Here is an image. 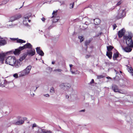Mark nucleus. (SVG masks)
<instances>
[{
    "label": "nucleus",
    "instance_id": "9b49d317",
    "mask_svg": "<svg viewBox=\"0 0 133 133\" xmlns=\"http://www.w3.org/2000/svg\"><path fill=\"white\" fill-rule=\"evenodd\" d=\"M31 14L29 13L25 15L23 19V21L27 22L29 19V18L31 16Z\"/></svg>",
    "mask_w": 133,
    "mask_h": 133
},
{
    "label": "nucleus",
    "instance_id": "393cba45",
    "mask_svg": "<svg viewBox=\"0 0 133 133\" xmlns=\"http://www.w3.org/2000/svg\"><path fill=\"white\" fill-rule=\"evenodd\" d=\"M16 20L15 16H13L11 17L10 18V20L9 22H12Z\"/></svg>",
    "mask_w": 133,
    "mask_h": 133
},
{
    "label": "nucleus",
    "instance_id": "8fccbe9b",
    "mask_svg": "<svg viewBox=\"0 0 133 133\" xmlns=\"http://www.w3.org/2000/svg\"><path fill=\"white\" fill-rule=\"evenodd\" d=\"M41 20L43 21H44L45 20V19L44 17H43L41 19Z\"/></svg>",
    "mask_w": 133,
    "mask_h": 133
},
{
    "label": "nucleus",
    "instance_id": "58836bf2",
    "mask_svg": "<svg viewBox=\"0 0 133 133\" xmlns=\"http://www.w3.org/2000/svg\"><path fill=\"white\" fill-rule=\"evenodd\" d=\"M113 30H114V29H115L116 27L117 26L116 24H114L113 25Z\"/></svg>",
    "mask_w": 133,
    "mask_h": 133
},
{
    "label": "nucleus",
    "instance_id": "ddd939ff",
    "mask_svg": "<svg viewBox=\"0 0 133 133\" xmlns=\"http://www.w3.org/2000/svg\"><path fill=\"white\" fill-rule=\"evenodd\" d=\"M124 30V29H122L118 31V36L119 37L121 38L123 36L124 34V32H123V30Z\"/></svg>",
    "mask_w": 133,
    "mask_h": 133
},
{
    "label": "nucleus",
    "instance_id": "5701e85b",
    "mask_svg": "<svg viewBox=\"0 0 133 133\" xmlns=\"http://www.w3.org/2000/svg\"><path fill=\"white\" fill-rule=\"evenodd\" d=\"M59 17H55L54 18L53 20V22L55 23L57 22L58 20L59 19Z\"/></svg>",
    "mask_w": 133,
    "mask_h": 133
},
{
    "label": "nucleus",
    "instance_id": "9d476101",
    "mask_svg": "<svg viewBox=\"0 0 133 133\" xmlns=\"http://www.w3.org/2000/svg\"><path fill=\"white\" fill-rule=\"evenodd\" d=\"M122 49L125 52H131L132 50V49L129 46L126 47L125 48L123 47L122 46Z\"/></svg>",
    "mask_w": 133,
    "mask_h": 133
},
{
    "label": "nucleus",
    "instance_id": "bf43d9fd",
    "mask_svg": "<svg viewBox=\"0 0 133 133\" xmlns=\"http://www.w3.org/2000/svg\"><path fill=\"white\" fill-rule=\"evenodd\" d=\"M28 22H30L31 21V20H28Z\"/></svg>",
    "mask_w": 133,
    "mask_h": 133
},
{
    "label": "nucleus",
    "instance_id": "13d9d810",
    "mask_svg": "<svg viewBox=\"0 0 133 133\" xmlns=\"http://www.w3.org/2000/svg\"><path fill=\"white\" fill-rule=\"evenodd\" d=\"M89 57V56H88V55H86V58H87V57L88 58Z\"/></svg>",
    "mask_w": 133,
    "mask_h": 133
},
{
    "label": "nucleus",
    "instance_id": "dca6fc26",
    "mask_svg": "<svg viewBox=\"0 0 133 133\" xmlns=\"http://www.w3.org/2000/svg\"><path fill=\"white\" fill-rule=\"evenodd\" d=\"M24 122V121L22 120L17 121L15 123V124L20 125L23 124Z\"/></svg>",
    "mask_w": 133,
    "mask_h": 133
},
{
    "label": "nucleus",
    "instance_id": "37998d69",
    "mask_svg": "<svg viewBox=\"0 0 133 133\" xmlns=\"http://www.w3.org/2000/svg\"><path fill=\"white\" fill-rule=\"evenodd\" d=\"M94 80L93 79H92L91 80V81L90 82V84H92V83H94Z\"/></svg>",
    "mask_w": 133,
    "mask_h": 133
},
{
    "label": "nucleus",
    "instance_id": "f257e3e1",
    "mask_svg": "<svg viewBox=\"0 0 133 133\" xmlns=\"http://www.w3.org/2000/svg\"><path fill=\"white\" fill-rule=\"evenodd\" d=\"M32 48V45L29 43H28L22 46L19 47L18 49H16L14 52V53L15 55H18L20 53V51L24 49H31Z\"/></svg>",
    "mask_w": 133,
    "mask_h": 133
},
{
    "label": "nucleus",
    "instance_id": "5fc2aeb1",
    "mask_svg": "<svg viewBox=\"0 0 133 133\" xmlns=\"http://www.w3.org/2000/svg\"><path fill=\"white\" fill-rule=\"evenodd\" d=\"M55 62H54V61H52V64H55Z\"/></svg>",
    "mask_w": 133,
    "mask_h": 133
},
{
    "label": "nucleus",
    "instance_id": "a211bd4d",
    "mask_svg": "<svg viewBox=\"0 0 133 133\" xmlns=\"http://www.w3.org/2000/svg\"><path fill=\"white\" fill-rule=\"evenodd\" d=\"M6 43V41L4 40H0V46L3 45Z\"/></svg>",
    "mask_w": 133,
    "mask_h": 133
},
{
    "label": "nucleus",
    "instance_id": "4d7b16f0",
    "mask_svg": "<svg viewBox=\"0 0 133 133\" xmlns=\"http://www.w3.org/2000/svg\"><path fill=\"white\" fill-rule=\"evenodd\" d=\"M24 2L23 3V5H22V6H21V7H20V8H19V9H20L21 8H22L23 6V4H24Z\"/></svg>",
    "mask_w": 133,
    "mask_h": 133
},
{
    "label": "nucleus",
    "instance_id": "c756f323",
    "mask_svg": "<svg viewBox=\"0 0 133 133\" xmlns=\"http://www.w3.org/2000/svg\"><path fill=\"white\" fill-rule=\"evenodd\" d=\"M9 0H4L2 1L3 5L6 4L8 1Z\"/></svg>",
    "mask_w": 133,
    "mask_h": 133
},
{
    "label": "nucleus",
    "instance_id": "c03bdc74",
    "mask_svg": "<svg viewBox=\"0 0 133 133\" xmlns=\"http://www.w3.org/2000/svg\"><path fill=\"white\" fill-rule=\"evenodd\" d=\"M89 23L88 22V21H85V24L87 25H88Z\"/></svg>",
    "mask_w": 133,
    "mask_h": 133
},
{
    "label": "nucleus",
    "instance_id": "ea45409f",
    "mask_svg": "<svg viewBox=\"0 0 133 133\" xmlns=\"http://www.w3.org/2000/svg\"><path fill=\"white\" fill-rule=\"evenodd\" d=\"M43 96L45 97H49V95L48 94H44Z\"/></svg>",
    "mask_w": 133,
    "mask_h": 133
},
{
    "label": "nucleus",
    "instance_id": "f704fd0d",
    "mask_svg": "<svg viewBox=\"0 0 133 133\" xmlns=\"http://www.w3.org/2000/svg\"><path fill=\"white\" fill-rule=\"evenodd\" d=\"M13 76L15 78H17L18 77V74L17 73L15 74H14Z\"/></svg>",
    "mask_w": 133,
    "mask_h": 133
},
{
    "label": "nucleus",
    "instance_id": "cd10ccee",
    "mask_svg": "<svg viewBox=\"0 0 133 133\" xmlns=\"http://www.w3.org/2000/svg\"><path fill=\"white\" fill-rule=\"evenodd\" d=\"M78 38L80 39V41L81 42L83 41L84 40V38L83 36H79Z\"/></svg>",
    "mask_w": 133,
    "mask_h": 133
},
{
    "label": "nucleus",
    "instance_id": "6e6552de",
    "mask_svg": "<svg viewBox=\"0 0 133 133\" xmlns=\"http://www.w3.org/2000/svg\"><path fill=\"white\" fill-rule=\"evenodd\" d=\"M112 89L115 92H118L121 93L123 94V93L121 92L119 89L118 87L116 85H113L112 86Z\"/></svg>",
    "mask_w": 133,
    "mask_h": 133
},
{
    "label": "nucleus",
    "instance_id": "aec40b11",
    "mask_svg": "<svg viewBox=\"0 0 133 133\" xmlns=\"http://www.w3.org/2000/svg\"><path fill=\"white\" fill-rule=\"evenodd\" d=\"M42 133H52V132L50 130H48L44 129H42Z\"/></svg>",
    "mask_w": 133,
    "mask_h": 133
},
{
    "label": "nucleus",
    "instance_id": "c9c22d12",
    "mask_svg": "<svg viewBox=\"0 0 133 133\" xmlns=\"http://www.w3.org/2000/svg\"><path fill=\"white\" fill-rule=\"evenodd\" d=\"M25 22V21H23V23L24 24L25 26H27L29 25L28 23L26 22Z\"/></svg>",
    "mask_w": 133,
    "mask_h": 133
},
{
    "label": "nucleus",
    "instance_id": "864d4df0",
    "mask_svg": "<svg viewBox=\"0 0 133 133\" xmlns=\"http://www.w3.org/2000/svg\"><path fill=\"white\" fill-rule=\"evenodd\" d=\"M3 5V4L2 2H0V5Z\"/></svg>",
    "mask_w": 133,
    "mask_h": 133
},
{
    "label": "nucleus",
    "instance_id": "a19ab883",
    "mask_svg": "<svg viewBox=\"0 0 133 133\" xmlns=\"http://www.w3.org/2000/svg\"><path fill=\"white\" fill-rule=\"evenodd\" d=\"M121 4V2L120 1H119L117 3V4L116 5V6H118V5H120Z\"/></svg>",
    "mask_w": 133,
    "mask_h": 133
},
{
    "label": "nucleus",
    "instance_id": "b1692460",
    "mask_svg": "<svg viewBox=\"0 0 133 133\" xmlns=\"http://www.w3.org/2000/svg\"><path fill=\"white\" fill-rule=\"evenodd\" d=\"M118 56V54L117 53H115L114 54L113 58L114 60H116L117 57Z\"/></svg>",
    "mask_w": 133,
    "mask_h": 133
},
{
    "label": "nucleus",
    "instance_id": "6e6d98bb",
    "mask_svg": "<svg viewBox=\"0 0 133 133\" xmlns=\"http://www.w3.org/2000/svg\"><path fill=\"white\" fill-rule=\"evenodd\" d=\"M115 71L116 72V74H117L118 73V72L116 70H115Z\"/></svg>",
    "mask_w": 133,
    "mask_h": 133
},
{
    "label": "nucleus",
    "instance_id": "1a4fd4ad",
    "mask_svg": "<svg viewBox=\"0 0 133 133\" xmlns=\"http://www.w3.org/2000/svg\"><path fill=\"white\" fill-rule=\"evenodd\" d=\"M36 51L37 53L39 55L41 56H43L44 54L43 51L40 49V47H37L36 48Z\"/></svg>",
    "mask_w": 133,
    "mask_h": 133
},
{
    "label": "nucleus",
    "instance_id": "72a5a7b5",
    "mask_svg": "<svg viewBox=\"0 0 133 133\" xmlns=\"http://www.w3.org/2000/svg\"><path fill=\"white\" fill-rule=\"evenodd\" d=\"M74 2L72 4H71L70 5V9L74 7Z\"/></svg>",
    "mask_w": 133,
    "mask_h": 133
},
{
    "label": "nucleus",
    "instance_id": "7c9ffc66",
    "mask_svg": "<svg viewBox=\"0 0 133 133\" xmlns=\"http://www.w3.org/2000/svg\"><path fill=\"white\" fill-rule=\"evenodd\" d=\"M65 83L67 84L65 87V89H68V88H69L71 87V85L70 84L66 83Z\"/></svg>",
    "mask_w": 133,
    "mask_h": 133
},
{
    "label": "nucleus",
    "instance_id": "c85d7f7f",
    "mask_svg": "<svg viewBox=\"0 0 133 133\" xmlns=\"http://www.w3.org/2000/svg\"><path fill=\"white\" fill-rule=\"evenodd\" d=\"M37 88L38 87H36L35 86L32 87L30 91H35V90L37 89Z\"/></svg>",
    "mask_w": 133,
    "mask_h": 133
},
{
    "label": "nucleus",
    "instance_id": "09e8293b",
    "mask_svg": "<svg viewBox=\"0 0 133 133\" xmlns=\"http://www.w3.org/2000/svg\"><path fill=\"white\" fill-rule=\"evenodd\" d=\"M69 66H70V70H71V68L72 67L73 65H72L71 64H70Z\"/></svg>",
    "mask_w": 133,
    "mask_h": 133
},
{
    "label": "nucleus",
    "instance_id": "6ab92c4d",
    "mask_svg": "<svg viewBox=\"0 0 133 133\" xmlns=\"http://www.w3.org/2000/svg\"><path fill=\"white\" fill-rule=\"evenodd\" d=\"M66 84L65 83H62L59 85L60 87L62 89H65V87L66 86Z\"/></svg>",
    "mask_w": 133,
    "mask_h": 133
},
{
    "label": "nucleus",
    "instance_id": "e2e57ef3",
    "mask_svg": "<svg viewBox=\"0 0 133 133\" xmlns=\"http://www.w3.org/2000/svg\"><path fill=\"white\" fill-rule=\"evenodd\" d=\"M120 73H122V72L121 71H120Z\"/></svg>",
    "mask_w": 133,
    "mask_h": 133
},
{
    "label": "nucleus",
    "instance_id": "79ce46f5",
    "mask_svg": "<svg viewBox=\"0 0 133 133\" xmlns=\"http://www.w3.org/2000/svg\"><path fill=\"white\" fill-rule=\"evenodd\" d=\"M103 77V76L102 75H99V76H97L98 78V79H100L101 78H102Z\"/></svg>",
    "mask_w": 133,
    "mask_h": 133
},
{
    "label": "nucleus",
    "instance_id": "052dcab7",
    "mask_svg": "<svg viewBox=\"0 0 133 133\" xmlns=\"http://www.w3.org/2000/svg\"><path fill=\"white\" fill-rule=\"evenodd\" d=\"M85 19H87L88 20H89V19L88 18H86Z\"/></svg>",
    "mask_w": 133,
    "mask_h": 133
},
{
    "label": "nucleus",
    "instance_id": "49530a36",
    "mask_svg": "<svg viewBox=\"0 0 133 133\" xmlns=\"http://www.w3.org/2000/svg\"><path fill=\"white\" fill-rule=\"evenodd\" d=\"M27 55L26 54H24L22 56L24 58H25V57H26Z\"/></svg>",
    "mask_w": 133,
    "mask_h": 133
},
{
    "label": "nucleus",
    "instance_id": "423d86ee",
    "mask_svg": "<svg viewBox=\"0 0 133 133\" xmlns=\"http://www.w3.org/2000/svg\"><path fill=\"white\" fill-rule=\"evenodd\" d=\"M36 52L34 49L32 48L27 50V54L29 56H32L35 54Z\"/></svg>",
    "mask_w": 133,
    "mask_h": 133
},
{
    "label": "nucleus",
    "instance_id": "e433bc0d",
    "mask_svg": "<svg viewBox=\"0 0 133 133\" xmlns=\"http://www.w3.org/2000/svg\"><path fill=\"white\" fill-rule=\"evenodd\" d=\"M57 10L56 11H53V12L52 13V14L54 15L51 18H52L54 17V15H55V14L56 13H57Z\"/></svg>",
    "mask_w": 133,
    "mask_h": 133
},
{
    "label": "nucleus",
    "instance_id": "20e7f679",
    "mask_svg": "<svg viewBox=\"0 0 133 133\" xmlns=\"http://www.w3.org/2000/svg\"><path fill=\"white\" fill-rule=\"evenodd\" d=\"M31 68V66L30 65L27 67L25 69L21 72V76H22L28 75L30 72Z\"/></svg>",
    "mask_w": 133,
    "mask_h": 133
},
{
    "label": "nucleus",
    "instance_id": "f8f14e48",
    "mask_svg": "<svg viewBox=\"0 0 133 133\" xmlns=\"http://www.w3.org/2000/svg\"><path fill=\"white\" fill-rule=\"evenodd\" d=\"M20 62L19 61H17L16 59V61L15 63L13 66L16 68H19L21 65Z\"/></svg>",
    "mask_w": 133,
    "mask_h": 133
},
{
    "label": "nucleus",
    "instance_id": "3c124183",
    "mask_svg": "<svg viewBox=\"0 0 133 133\" xmlns=\"http://www.w3.org/2000/svg\"><path fill=\"white\" fill-rule=\"evenodd\" d=\"M85 111V109H83L80 110L79 111L80 112H84Z\"/></svg>",
    "mask_w": 133,
    "mask_h": 133
},
{
    "label": "nucleus",
    "instance_id": "4be33fe9",
    "mask_svg": "<svg viewBox=\"0 0 133 133\" xmlns=\"http://www.w3.org/2000/svg\"><path fill=\"white\" fill-rule=\"evenodd\" d=\"M16 20L18 19L21 17V15L20 14H18L15 15Z\"/></svg>",
    "mask_w": 133,
    "mask_h": 133
},
{
    "label": "nucleus",
    "instance_id": "69168bd1",
    "mask_svg": "<svg viewBox=\"0 0 133 133\" xmlns=\"http://www.w3.org/2000/svg\"><path fill=\"white\" fill-rule=\"evenodd\" d=\"M17 9H15V10H17Z\"/></svg>",
    "mask_w": 133,
    "mask_h": 133
},
{
    "label": "nucleus",
    "instance_id": "2f4dec72",
    "mask_svg": "<svg viewBox=\"0 0 133 133\" xmlns=\"http://www.w3.org/2000/svg\"><path fill=\"white\" fill-rule=\"evenodd\" d=\"M62 70L61 69H55L54 71H57L58 72H61L62 71Z\"/></svg>",
    "mask_w": 133,
    "mask_h": 133
},
{
    "label": "nucleus",
    "instance_id": "680f3d73",
    "mask_svg": "<svg viewBox=\"0 0 133 133\" xmlns=\"http://www.w3.org/2000/svg\"><path fill=\"white\" fill-rule=\"evenodd\" d=\"M107 78H108V79H109V78H110V77H107Z\"/></svg>",
    "mask_w": 133,
    "mask_h": 133
},
{
    "label": "nucleus",
    "instance_id": "f3484780",
    "mask_svg": "<svg viewBox=\"0 0 133 133\" xmlns=\"http://www.w3.org/2000/svg\"><path fill=\"white\" fill-rule=\"evenodd\" d=\"M112 53L111 52H107L106 53V55L110 59L112 57Z\"/></svg>",
    "mask_w": 133,
    "mask_h": 133
},
{
    "label": "nucleus",
    "instance_id": "7ed1b4c3",
    "mask_svg": "<svg viewBox=\"0 0 133 133\" xmlns=\"http://www.w3.org/2000/svg\"><path fill=\"white\" fill-rule=\"evenodd\" d=\"M16 59L14 56H10L6 59L5 63L11 66H13L15 62Z\"/></svg>",
    "mask_w": 133,
    "mask_h": 133
},
{
    "label": "nucleus",
    "instance_id": "603ef678",
    "mask_svg": "<svg viewBox=\"0 0 133 133\" xmlns=\"http://www.w3.org/2000/svg\"><path fill=\"white\" fill-rule=\"evenodd\" d=\"M69 97L68 95H66V98L68 99L69 98Z\"/></svg>",
    "mask_w": 133,
    "mask_h": 133
},
{
    "label": "nucleus",
    "instance_id": "f03ea898",
    "mask_svg": "<svg viewBox=\"0 0 133 133\" xmlns=\"http://www.w3.org/2000/svg\"><path fill=\"white\" fill-rule=\"evenodd\" d=\"M129 35L128 36H125L124 37L125 39H126V43L127 45L129 47L132 48L133 47V42L132 39V35H130L129 33Z\"/></svg>",
    "mask_w": 133,
    "mask_h": 133
},
{
    "label": "nucleus",
    "instance_id": "39448f33",
    "mask_svg": "<svg viewBox=\"0 0 133 133\" xmlns=\"http://www.w3.org/2000/svg\"><path fill=\"white\" fill-rule=\"evenodd\" d=\"M125 16V12L124 10H119L116 18L117 19H119L124 17Z\"/></svg>",
    "mask_w": 133,
    "mask_h": 133
},
{
    "label": "nucleus",
    "instance_id": "de8ad7c7",
    "mask_svg": "<svg viewBox=\"0 0 133 133\" xmlns=\"http://www.w3.org/2000/svg\"><path fill=\"white\" fill-rule=\"evenodd\" d=\"M70 71L71 72L72 74H76V73H75V72H74L73 71H72L71 70H70Z\"/></svg>",
    "mask_w": 133,
    "mask_h": 133
},
{
    "label": "nucleus",
    "instance_id": "4468645a",
    "mask_svg": "<svg viewBox=\"0 0 133 133\" xmlns=\"http://www.w3.org/2000/svg\"><path fill=\"white\" fill-rule=\"evenodd\" d=\"M94 23L96 25H98L100 23V20L99 19H94Z\"/></svg>",
    "mask_w": 133,
    "mask_h": 133
},
{
    "label": "nucleus",
    "instance_id": "0eeeda50",
    "mask_svg": "<svg viewBox=\"0 0 133 133\" xmlns=\"http://www.w3.org/2000/svg\"><path fill=\"white\" fill-rule=\"evenodd\" d=\"M7 54V53H0V62H1L2 64L4 63L3 61Z\"/></svg>",
    "mask_w": 133,
    "mask_h": 133
},
{
    "label": "nucleus",
    "instance_id": "0e129e2a",
    "mask_svg": "<svg viewBox=\"0 0 133 133\" xmlns=\"http://www.w3.org/2000/svg\"><path fill=\"white\" fill-rule=\"evenodd\" d=\"M36 60H37V58H36Z\"/></svg>",
    "mask_w": 133,
    "mask_h": 133
},
{
    "label": "nucleus",
    "instance_id": "bb28decb",
    "mask_svg": "<svg viewBox=\"0 0 133 133\" xmlns=\"http://www.w3.org/2000/svg\"><path fill=\"white\" fill-rule=\"evenodd\" d=\"M90 40L87 41L85 42V45L86 46L87 49V46L90 43Z\"/></svg>",
    "mask_w": 133,
    "mask_h": 133
},
{
    "label": "nucleus",
    "instance_id": "a18cd8bd",
    "mask_svg": "<svg viewBox=\"0 0 133 133\" xmlns=\"http://www.w3.org/2000/svg\"><path fill=\"white\" fill-rule=\"evenodd\" d=\"M36 126V125L35 123H34L33 124L32 128H33L34 127H35Z\"/></svg>",
    "mask_w": 133,
    "mask_h": 133
},
{
    "label": "nucleus",
    "instance_id": "473e14b6",
    "mask_svg": "<svg viewBox=\"0 0 133 133\" xmlns=\"http://www.w3.org/2000/svg\"><path fill=\"white\" fill-rule=\"evenodd\" d=\"M50 92L54 93L55 92V90L54 88L53 87H51L50 90Z\"/></svg>",
    "mask_w": 133,
    "mask_h": 133
},
{
    "label": "nucleus",
    "instance_id": "412c9836",
    "mask_svg": "<svg viewBox=\"0 0 133 133\" xmlns=\"http://www.w3.org/2000/svg\"><path fill=\"white\" fill-rule=\"evenodd\" d=\"M107 50L109 52L111 51L113 48V47L111 45L108 46H107Z\"/></svg>",
    "mask_w": 133,
    "mask_h": 133
},
{
    "label": "nucleus",
    "instance_id": "2eb2a0df",
    "mask_svg": "<svg viewBox=\"0 0 133 133\" xmlns=\"http://www.w3.org/2000/svg\"><path fill=\"white\" fill-rule=\"evenodd\" d=\"M14 40H17V43H25V41L21 39H17L16 38H13Z\"/></svg>",
    "mask_w": 133,
    "mask_h": 133
},
{
    "label": "nucleus",
    "instance_id": "a878e982",
    "mask_svg": "<svg viewBox=\"0 0 133 133\" xmlns=\"http://www.w3.org/2000/svg\"><path fill=\"white\" fill-rule=\"evenodd\" d=\"M128 71L129 72L131 73L132 76H133V70L132 68L131 67L129 68H128Z\"/></svg>",
    "mask_w": 133,
    "mask_h": 133
},
{
    "label": "nucleus",
    "instance_id": "4c0bfd02",
    "mask_svg": "<svg viewBox=\"0 0 133 133\" xmlns=\"http://www.w3.org/2000/svg\"><path fill=\"white\" fill-rule=\"evenodd\" d=\"M25 58H24L23 56H22L19 59V61H21L24 59Z\"/></svg>",
    "mask_w": 133,
    "mask_h": 133
}]
</instances>
